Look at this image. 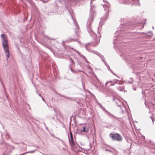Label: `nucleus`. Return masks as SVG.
Returning <instances> with one entry per match:
<instances>
[{
	"label": "nucleus",
	"mask_w": 155,
	"mask_h": 155,
	"mask_svg": "<svg viewBox=\"0 0 155 155\" xmlns=\"http://www.w3.org/2000/svg\"><path fill=\"white\" fill-rule=\"evenodd\" d=\"M93 22V20H87L86 27L88 33L90 34L93 39L91 40V42L87 43L86 45L85 48L87 50L89 51L88 48V45L90 44L91 46H95L97 45L99 42L101 37V34L98 31L97 35L95 34L91 28V25Z\"/></svg>",
	"instance_id": "f257e3e1"
},
{
	"label": "nucleus",
	"mask_w": 155,
	"mask_h": 155,
	"mask_svg": "<svg viewBox=\"0 0 155 155\" xmlns=\"http://www.w3.org/2000/svg\"><path fill=\"white\" fill-rule=\"evenodd\" d=\"M73 24L75 26V34L73 36V37H69L68 38L65 42H71L77 41L81 36V33L78 25L76 20H73Z\"/></svg>",
	"instance_id": "f03ea898"
},
{
	"label": "nucleus",
	"mask_w": 155,
	"mask_h": 155,
	"mask_svg": "<svg viewBox=\"0 0 155 155\" xmlns=\"http://www.w3.org/2000/svg\"><path fill=\"white\" fill-rule=\"evenodd\" d=\"M2 45L6 53L7 56V59L9 58V47L8 46V41L6 36L4 34L1 35Z\"/></svg>",
	"instance_id": "7ed1b4c3"
},
{
	"label": "nucleus",
	"mask_w": 155,
	"mask_h": 155,
	"mask_svg": "<svg viewBox=\"0 0 155 155\" xmlns=\"http://www.w3.org/2000/svg\"><path fill=\"white\" fill-rule=\"evenodd\" d=\"M109 136L114 140L121 141L122 140V137L121 135L119 134L115 133L114 132L110 133Z\"/></svg>",
	"instance_id": "20e7f679"
},
{
	"label": "nucleus",
	"mask_w": 155,
	"mask_h": 155,
	"mask_svg": "<svg viewBox=\"0 0 155 155\" xmlns=\"http://www.w3.org/2000/svg\"><path fill=\"white\" fill-rule=\"evenodd\" d=\"M118 101H116L117 105L122 110V113H124L127 112L126 107L124 105L123 103L120 100H117Z\"/></svg>",
	"instance_id": "39448f33"
},
{
	"label": "nucleus",
	"mask_w": 155,
	"mask_h": 155,
	"mask_svg": "<svg viewBox=\"0 0 155 155\" xmlns=\"http://www.w3.org/2000/svg\"><path fill=\"white\" fill-rule=\"evenodd\" d=\"M90 128V126L89 124H84L82 126V128L81 129L80 131L87 133L89 131Z\"/></svg>",
	"instance_id": "423d86ee"
},
{
	"label": "nucleus",
	"mask_w": 155,
	"mask_h": 155,
	"mask_svg": "<svg viewBox=\"0 0 155 155\" xmlns=\"http://www.w3.org/2000/svg\"><path fill=\"white\" fill-rule=\"evenodd\" d=\"M100 105L102 108L103 109V110L105 111L108 114V116L109 117H110L111 118H112V117H114L116 120H118V118L117 117L114 116L113 114H111L109 112H108L107 110H106V109L104 108L100 104Z\"/></svg>",
	"instance_id": "0eeeda50"
},
{
	"label": "nucleus",
	"mask_w": 155,
	"mask_h": 155,
	"mask_svg": "<svg viewBox=\"0 0 155 155\" xmlns=\"http://www.w3.org/2000/svg\"><path fill=\"white\" fill-rule=\"evenodd\" d=\"M118 80L117 79H114L112 81H107L105 85H107L108 83L109 82H113V83L112 84H110L109 85L110 86H113L115 84H116L117 83H118Z\"/></svg>",
	"instance_id": "6e6552de"
},
{
	"label": "nucleus",
	"mask_w": 155,
	"mask_h": 155,
	"mask_svg": "<svg viewBox=\"0 0 155 155\" xmlns=\"http://www.w3.org/2000/svg\"><path fill=\"white\" fill-rule=\"evenodd\" d=\"M70 135L71 136V139H70L69 138V141L71 144L72 145V146H74L75 143L74 142L73 140V137L71 132H70Z\"/></svg>",
	"instance_id": "1a4fd4ad"
},
{
	"label": "nucleus",
	"mask_w": 155,
	"mask_h": 155,
	"mask_svg": "<svg viewBox=\"0 0 155 155\" xmlns=\"http://www.w3.org/2000/svg\"><path fill=\"white\" fill-rule=\"evenodd\" d=\"M95 77L97 79L96 81L95 82H93V84L97 88H98V87H99L98 84H99V81L98 79L97 78V76L96 75L95 76Z\"/></svg>",
	"instance_id": "9d476101"
},
{
	"label": "nucleus",
	"mask_w": 155,
	"mask_h": 155,
	"mask_svg": "<svg viewBox=\"0 0 155 155\" xmlns=\"http://www.w3.org/2000/svg\"><path fill=\"white\" fill-rule=\"evenodd\" d=\"M148 107L149 110H152V109H155V104H153L151 103H150Z\"/></svg>",
	"instance_id": "9b49d317"
},
{
	"label": "nucleus",
	"mask_w": 155,
	"mask_h": 155,
	"mask_svg": "<svg viewBox=\"0 0 155 155\" xmlns=\"http://www.w3.org/2000/svg\"><path fill=\"white\" fill-rule=\"evenodd\" d=\"M72 49H73V50H74V51H75L77 52L78 53V54L80 55V56H81V58H83L85 60V61H86V62L87 63H89V62L88 61H87L86 60V58H85V57L84 55H81V54H80V53L78 51H76L75 50V49H74L73 48H72Z\"/></svg>",
	"instance_id": "f8f14e48"
},
{
	"label": "nucleus",
	"mask_w": 155,
	"mask_h": 155,
	"mask_svg": "<svg viewBox=\"0 0 155 155\" xmlns=\"http://www.w3.org/2000/svg\"><path fill=\"white\" fill-rule=\"evenodd\" d=\"M94 53L95 54H96L97 55H98V56H99L100 58H101V59H102V61L104 62V59L102 58V57H103V56L101 54H100V53H98L97 52H94Z\"/></svg>",
	"instance_id": "ddd939ff"
},
{
	"label": "nucleus",
	"mask_w": 155,
	"mask_h": 155,
	"mask_svg": "<svg viewBox=\"0 0 155 155\" xmlns=\"http://www.w3.org/2000/svg\"><path fill=\"white\" fill-rule=\"evenodd\" d=\"M117 89L119 91H125V90H124V86H119L118 87H117Z\"/></svg>",
	"instance_id": "4468645a"
},
{
	"label": "nucleus",
	"mask_w": 155,
	"mask_h": 155,
	"mask_svg": "<svg viewBox=\"0 0 155 155\" xmlns=\"http://www.w3.org/2000/svg\"><path fill=\"white\" fill-rule=\"evenodd\" d=\"M134 80L132 78H130L129 81H127V84H132Z\"/></svg>",
	"instance_id": "2eb2a0df"
},
{
	"label": "nucleus",
	"mask_w": 155,
	"mask_h": 155,
	"mask_svg": "<svg viewBox=\"0 0 155 155\" xmlns=\"http://www.w3.org/2000/svg\"><path fill=\"white\" fill-rule=\"evenodd\" d=\"M139 139L142 140H145V137L143 135H140L139 137Z\"/></svg>",
	"instance_id": "dca6fc26"
},
{
	"label": "nucleus",
	"mask_w": 155,
	"mask_h": 155,
	"mask_svg": "<svg viewBox=\"0 0 155 155\" xmlns=\"http://www.w3.org/2000/svg\"><path fill=\"white\" fill-rule=\"evenodd\" d=\"M119 36H117V38H115L114 39V41L118 40V38H119ZM115 43V42L114 41L113 44H114Z\"/></svg>",
	"instance_id": "f3484780"
},
{
	"label": "nucleus",
	"mask_w": 155,
	"mask_h": 155,
	"mask_svg": "<svg viewBox=\"0 0 155 155\" xmlns=\"http://www.w3.org/2000/svg\"><path fill=\"white\" fill-rule=\"evenodd\" d=\"M87 67L88 69H89L90 71L92 70V68L90 66L88 65Z\"/></svg>",
	"instance_id": "a211bd4d"
},
{
	"label": "nucleus",
	"mask_w": 155,
	"mask_h": 155,
	"mask_svg": "<svg viewBox=\"0 0 155 155\" xmlns=\"http://www.w3.org/2000/svg\"><path fill=\"white\" fill-rule=\"evenodd\" d=\"M69 59L70 60V62H71L72 64H73L74 63V62L73 59H72V58H71L70 57H69Z\"/></svg>",
	"instance_id": "6ab92c4d"
},
{
	"label": "nucleus",
	"mask_w": 155,
	"mask_h": 155,
	"mask_svg": "<svg viewBox=\"0 0 155 155\" xmlns=\"http://www.w3.org/2000/svg\"><path fill=\"white\" fill-rule=\"evenodd\" d=\"M148 33L149 34V35L150 36H151L152 35V33L150 31L148 32Z\"/></svg>",
	"instance_id": "aec40b11"
},
{
	"label": "nucleus",
	"mask_w": 155,
	"mask_h": 155,
	"mask_svg": "<svg viewBox=\"0 0 155 155\" xmlns=\"http://www.w3.org/2000/svg\"><path fill=\"white\" fill-rule=\"evenodd\" d=\"M106 151H109V152H110V153H113V152L111 150H109L108 149H106Z\"/></svg>",
	"instance_id": "412c9836"
},
{
	"label": "nucleus",
	"mask_w": 155,
	"mask_h": 155,
	"mask_svg": "<svg viewBox=\"0 0 155 155\" xmlns=\"http://www.w3.org/2000/svg\"><path fill=\"white\" fill-rule=\"evenodd\" d=\"M150 117L151 118L152 122H153L154 121V118H152L151 116H150Z\"/></svg>",
	"instance_id": "4be33fe9"
},
{
	"label": "nucleus",
	"mask_w": 155,
	"mask_h": 155,
	"mask_svg": "<svg viewBox=\"0 0 155 155\" xmlns=\"http://www.w3.org/2000/svg\"><path fill=\"white\" fill-rule=\"evenodd\" d=\"M38 95L40 96L41 97H42V96L40 94H38Z\"/></svg>",
	"instance_id": "5701e85b"
},
{
	"label": "nucleus",
	"mask_w": 155,
	"mask_h": 155,
	"mask_svg": "<svg viewBox=\"0 0 155 155\" xmlns=\"http://www.w3.org/2000/svg\"><path fill=\"white\" fill-rule=\"evenodd\" d=\"M113 74L114 75H115V76H117L116 75V74H115L113 72Z\"/></svg>",
	"instance_id": "b1692460"
},
{
	"label": "nucleus",
	"mask_w": 155,
	"mask_h": 155,
	"mask_svg": "<svg viewBox=\"0 0 155 155\" xmlns=\"http://www.w3.org/2000/svg\"><path fill=\"white\" fill-rule=\"evenodd\" d=\"M41 97L42 98V100H43V101H44V99L42 97Z\"/></svg>",
	"instance_id": "393cba45"
},
{
	"label": "nucleus",
	"mask_w": 155,
	"mask_h": 155,
	"mask_svg": "<svg viewBox=\"0 0 155 155\" xmlns=\"http://www.w3.org/2000/svg\"><path fill=\"white\" fill-rule=\"evenodd\" d=\"M107 68H108V70H109V68H110V67H109V66H107Z\"/></svg>",
	"instance_id": "a878e982"
},
{
	"label": "nucleus",
	"mask_w": 155,
	"mask_h": 155,
	"mask_svg": "<svg viewBox=\"0 0 155 155\" xmlns=\"http://www.w3.org/2000/svg\"><path fill=\"white\" fill-rule=\"evenodd\" d=\"M109 82L108 83H109ZM110 84H113V82H110Z\"/></svg>",
	"instance_id": "bb28decb"
},
{
	"label": "nucleus",
	"mask_w": 155,
	"mask_h": 155,
	"mask_svg": "<svg viewBox=\"0 0 155 155\" xmlns=\"http://www.w3.org/2000/svg\"><path fill=\"white\" fill-rule=\"evenodd\" d=\"M118 84H120V82H118Z\"/></svg>",
	"instance_id": "cd10ccee"
},
{
	"label": "nucleus",
	"mask_w": 155,
	"mask_h": 155,
	"mask_svg": "<svg viewBox=\"0 0 155 155\" xmlns=\"http://www.w3.org/2000/svg\"><path fill=\"white\" fill-rule=\"evenodd\" d=\"M152 28L153 29H154V27L153 26H152Z\"/></svg>",
	"instance_id": "c85d7f7f"
},
{
	"label": "nucleus",
	"mask_w": 155,
	"mask_h": 155,
	"mask_svg": "<svg viewBox=\"0 0 155 155\" xmlns=\"http://www.w3.org/2000/svg\"><path fill=\"white\" fill-rule=\"evenodd\" d=\"M53 120H54V117H53Z\"/></svg>",
	"instance_id": "c756f323"
},
{
	"label": "nucleus",
	"mask_w": 155,
	"mask_h": 155,
	"mask_svg": "<svg viewBox=\"0 0 155 155\" xmlns=\"http://www.w3.org/2000/svg\"><path fill=\"white\" fill-rule=\"evenodd\" d=\"M46 129H47V130H48V127H47V128H46Z\"/></svg>",
	"instance_id": "7c9ffc66"
},
{
	"label": "nucleus",
	"mask_w": 155,
	"mask_h": 155,
	"mask_svg": "<svg viewBox=\"0 0 155 155\" xmlns=\"http://www.w3.org/2000/svg\"><path fill=\"white\" fill-rule=\"evenodd\" d=\"M79 65H80V66H81V65H80V64L79 63Z\"/></svg>",
	"instance_id": "2f4dec72"
},
{
	"label": "nucleus",
	"mask_w": 155,
	"mask_h": 155,
	"mask_svg": "<svg viewBox=\"0 0 155 155\" xmlns=\"http://www.w3.org/2000/svg\"><path fill=\"white\" fill-rule=\"evenodd\" d=\"M105 65H106V66H107V64H105Z\"/></svg>",
	"instance_id": "473e14b6"
},
{
	"label": "nucleus",
	"mask_w": 155,
	"mask_h": 155,
	"mask_svg": "<svg viewBox=\"0 0 155 155\" xmlns=\"http://www.w3.org/2000/svg\"><path fill=\"white\" fill-rule=\"evenodd\" d=\"M67 98L68 99H69V98L68 97V98Z\"/></svg>",
	"instance_id": "72a5a7b5"
}]
</instances>
